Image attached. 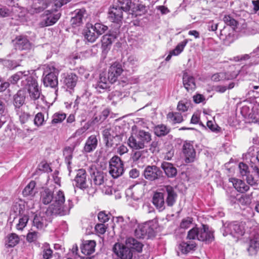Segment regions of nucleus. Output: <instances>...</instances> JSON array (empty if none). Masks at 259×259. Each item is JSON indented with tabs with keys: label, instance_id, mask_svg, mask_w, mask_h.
Here are the masks:
<instances>
[{
	"label": "nucleus",
	"instance_id": "obj_1",
	"mask_svg": "<svg viewBox=\"0 0 259 259\" xmlns=\"http://www.w3.org/2000/svg\"><path fill=\"white\" fill-rule=\"evenodd\" d=\"M54 201L48 209V211L52 214L64 215L69 213L70 208L65 203V197L61 190L58 191L54 194Z\"/></svg>",
	"mask_w": 259,
	"mask_h": 259
},
{
	"label": "nucleus",
	"instance_id": "obj_2",
	"mask_svg": "<svg viewBox=\"0 0 259 259\" xmlns=\"http://www.w3.org/2000/svg\"><path fill=\"white\" fill-rule=\"evenodd\" d=\"M213 238V233L205 225H203L201 228L195 227L191 229L188 231L187 235L189 239H197L208 243L211 242Z\"/></svg>",
	"mask_w": 259,
	"mask_h": 259
},
{
	"label": "nucleus",
	"instance_id": "obj_3",
	"mask_svg": "<svg viewBox=\"0 0 259 259\" xmlns=\"http://www.w3.org/2000/svg\"><path fill=\"white\" fill-rule=\"evenodd\" d=\"M222 231L224 236L231 235L234 237L239 238L245 232V223L238 222L226 223L223 225Z\"/></svg>",
	"mask_w": 259,
	"mask_h": 259
},
{
	"label": "nucleus",
	"instance_id": "obj_4",
	"mask_svg": "<svg viewBox=\"0 0 259 259\" xmlns=\"http://www.w3.org/2000/svg\"><path fill=\"white\" fill-rule=\"evenodd\" d=\"M23 88L26 90L31 100L35 101L40 99L44 102V96L41 94V90L39 88L36 80L33 76L28 80Z\"/></svg>",
	"mask_w": 259,
	"mask_h": 259
},
{
	"label": "nucleus",
	"instance_id": "obj_5",
	"mask_svg": "<svg viewBox=\"0 0 259 259\" xmlns=\"http://www.w3.org/2000/svg\"><path fill=\"white\" fill-rule=\"evenodd\" d=\"M156 227L157 224L153 221L140 225L135 231V236L139 238L153 237Z\"/></svg>",
	"mask_w": 259,
	"mask_h": 259
},
{
	"label": "nucleus",
	"instance_id": "obj_6",
	"mask_svg": "<svg viewBox=\"0 0 259 259\" xmlns=\"http://www.w3.org/2000/svg\"><path fill=\"white\" fill-rule=\"evenodd\" d=\"M58 70L52 65H47L45 69L43 78V83L45 87L56 88L58 83Z\"/></svg>",
	"mask_w": 259,
	"mask_h": 259
},
{
	"label": "nucleus",
	"instance_id": "obj_7",
	"mask_svg": "<svg viewBox=\"0 0 259 259\" xmlns=\"http://www.w3.org/2000/svg\"><path fill=\"white\" fill-rule=\"evenodd\" d=\"M124 171L123 163L117 156H113L109 162V174L113 178H117Z\"/></svg>",
	"mask_w": 259,
	"mask_h": 259
},
{
	"label": "nucleus",
	"instance_id": "obj_8",
	"mask_svg": "<svg viewBox=\"0 0 259 259\" xmlns=\"http://www.w3.org/2000/svg\"><path fill=\"white\" fill-rule=\"evenodd\" d=\"M113 252L121 259H132L133 255L132 250L129 245L121 243H116L113 248Z\"/></svg>",
	"mask_w": 259,
	"mask_h": 259
},
{
	"label": "nucleus",
	"instance_id": "obj_9",
	"mask_svg": "<svg viewBox=\"0 0 259 259\" xmlns=\"http://www.w3.org/2000/svg\"><path fill=\"white\" fill-rule=\"evenodd\" d=\"M31 77L30 71H18L11 76L9 81L11 83L15 84L21 80V85L23 88Z\"/></svg>",
	"mask_w": 259,
	"mask_h": 259
},
{
	"label": "nucleus",
	"instance_id": "obj_10",
	"mask_svg": "<svg viewBox=\"0 0 259 259\" xmlns=\"http://www.w3.org/2000/svg\"><path fill=\"white\" fill-rule=\"evenodd\" d=\"M183 153L185 157L187 163L192 162L196 157V152L193 144L190 142H185L182 148Z\"/></svg>",
	"mask_w": 259,
	"mask_h": 259
},
{
	"label": "nucleus",
	"instance_id": "obj_11",
	"mask_svg": "<svg viewBox=\"0 0 259 259\" xmlns=\"http://www.w3.org/2000/svg\"><path fill=\"white\" fill-rule=\"evenodd\" d=\"M123 70L121 64L117 62L113 63L108 70V81L111 83L115 82L117 80L118 77L121 75Z\"/></svg>",
	"mask_w": 259,
	"mask_h": 259
},
{
	"label": "nucleus",
	"instance_id": "obj_12",
	"mask_svg": "<svg viewBox=\"0 0 259 259\" xmlns=\"http://www.w3.org/2000/svg\"><path fill=\"white\" fill-rule=\"evenodd\" d=\"M161 173V171L157 166H148L144 169V176L149 181H154L160 178Z\"/></svg>",
	"mask_w": 259,
	"mask_h": 259
},
{
	"label": "nucleus",
	"instance_id": "obj_13",
	"mask_svg": "<svg viewBox=\"0 0 259 259\" xmlns=\"http://www.w3.org/2000/svg\"><path fill=\"white\" fill-rule=\"evenodd\" d=\"M123 12L117 5H114L109 10L108 17L111 21L118 23L123 18Z\"/></svg>",
	"mask_w": 259,
	"mask_h": 259
},
{
	"label": "nucleus",
	"instance_id": "obj_14",
	"mask_svg": "<svg viewBox=\"0 0 259 259\" xmlns=\"http://www.w3.org/2000/svg\"><path fill=\"white\" fill-rule=\"evenodd\" d=\"M47 217V214L44 212L36 214L33 221V226L38 229H44L47 226L49 223Z\"/></svg>",
	"mask_w": 259,
	"mask_h": 259
},
{
	"label": "nucleus",
	"instance_id": "obj_15",
	"mask_svg": "<svg viewBox=\"0 0 259 259\" xmlns=\"http://www.w3.org/2000/svg\"><path fill=\"white\" fill-rule=\"evenodd\" d=\"M86 177L87 174L84 169H78L74 179L76 186L80 189L86 188L87 187Z\"/></svg>",
	"mask_w": 259,
	"mask_h": 259
},
{
	"label": "nucleus",
	"instance_id": "obj_16",
	"mask_svg": "<svg viewBox=\"0 0 259 259\" xmlns=\"http://www.w3.org/2000/svg\"><path fill=\"white\" fill-rule=\"evenodd\" d=\"M73 16L71 19V24L73 27L80 25L86 15V11L84 9H77L73 13Z\"/></svg>",
	"mask_w": 259,
	"mask_h": 259
},
{
	"label": "nucleus",
	"instance_id": "obj_17",
	"mask_svg": "<svg viewBox=\"0 0 259 259\" xmlns=\"http://www.w3.org/2000/svg\"><path fill=\"white\" fill-rule=\"evenodd\" d=\"M183 84L188 92H192L196 88L194 78L187 72H184L183 77Z\"/></svg>",
	"mask_w": 259,
	"mask_h": 259
},
{
	"label": "nucleus",
	"instance_id": "obj_18",
	"mask_svg": "<svg viewBox=\"0 0 259 259\" xmlns=\"http://www.w3.org/2000/svg\"><path fill=\"white\" fill-rule=\"evenodd\" d=\"M137 136V138L145 148L147 146L152 140L151 134L147 131L143 130H139L135 133Z\"/></svg>",
	"mask_w": 259,
	"mask_h": 259
},
{
	"label": "nucleus",
	"instance_id": "obj_19",
	"mask_svg": "<svg viewBox=\"0 0 259 259\" xmlns=\"http://www.w3.org/2000/svg\"><path fill=\"white\" fill-rule=\"evenodd\" d=\"M153 204L159 211H162L165 208L164 195L161 192H156L152 198Z\"/></svg>",
	"mask_w": 259,
	"mask_h": 259
},
{
	"label": "nucleus",
	"instance_id": "obj_20",
	"mask_svg": "<svg viewBox=\"0 0 259 259\" xmlns=\"http://www.w3.org/2000/svg\"><path fill=\"white\" fill-rule=\"evenodd\" d=\"M16 50H23L30 48V43L25 37L19 36L13 40Z\"/></svg>",
	"mask_w": 259,
	"mask_h": 259
},
{
	"label": "nucleus",
	"instance_id": "obj_21",
	"mask_svg": "<svg viewBox=\"0 0 259 259\" xmlns=\"http://www.w3.org/2000/svg\"><path fill=\"white\" fill-rule=\"evenodd\" d=\"M229 181L232 183L236 190L240 193H244L249 189V187L241 180L231 178L229 179Z\"/></svg>",
	"mask_w": 259,
	"mask_h": 259
},
{
	"label": "nucleus",
	"instance_id": "obj_22",
	"mask_svg": "<svg viewBox=\"0 0 259 259\" xmlns=\"http://www.w3.org/2000/svg\"><path fill=\"white\" fill-rule=\"evenodd\" d=\"M116 37V33H109L103 35L102 39V47L104 51L108 49Z\"/></svg>",
	"mask_w": 259,
	"mask_h": 259
},
{
	"label": "nucleus",
	"instance_id": "obj_23",
	"mask_svg": "<svg viewBox=\"0 0 259 259\" xmlns=\"http://www.w3.org/2000/svg\"><path fill=\"white\" fill-rule=\"evenodd\" d=\"M259 250V234L254 235L249 243L248 251L251 255L255 254Z\"/></svg>",
	"mask_w": 259,
	"mask_h": 259
},
{
	"label": "nucleus",
	"instance_id": "obj_24",
	"mask_svg": "<svg viewBox=\"0 0 259 259\" xmlns=\"http://www.w3.org/2000/svg\"><path fill=\"white\" fill-rule=\"evenodd\" d=\"M165 189L167 194L166 203L168 206H171L176 202L177 195L175 192L174 189L170 186H165Z\"/></svg>",
	"mask_w": 259,
	"mask_h": 259
},
{
	"label": "nucleus",
	"instance_id": "obj_25",
	"mask_svg": "<svg viewBox=\"0 0 259 259\" xmlns=\"http://www.w3.org/2000/svg\"><path fill=\"white\" fill-rule=\"evenodd\" d=\"M96 242L94 240L84 241L81 248V252L85 255H90L94 252Z\"/></svg>",
	"mask_w": 259,
	"mask_h": 259
},
{
	"label": "nucleus",
	"instance_id": "obj_26",
	"mask_svg": "<svg viewBox=\"0 0 259 259\" xmlns=\"http://www.w3.org/2000/svg\"><path fill=\"white\" fill-rule=\"evenodd\" d=\"M98 36L93 28V25L88 24L86 29L84 30V37L88 41L93 42L96 41Z\"/></svg>",
	"mask_w": 259,
	"mask_h": 259
},
{
	"label": "nucleus",
	"instance_id": "obj_27",
	"mask_svg": "<svg viewBox=\"0 0 259 259\" xmlns=\"http://www.w3.org/2000/svg\"><path fill=\"white\" fill-rule=\"evenodd\" d=\"M161 166L168 177L173 178L176 176L177 170L171 163L163 162Z\"/></svg>",
	"mask_w": 259,
	"mask_h": 259
},
{
	"label": "nucleus",
	"instance_id": "obj_28",
	"mask_svg": "<svg viewBox=\"0 0 259 259\" xmlns=\"http://www.w3.org/2000/svg\"><path fill=\"white\" fill-rule=\"evenodd\" d=\"M78 77L76 74L74 73L67 74L64 78V84L67 88L73 89L76 85Z\"/></svg>",
	"mask_w": 259,
	"mask_h": 259
},
{
	"label": "nucleus",
	"instance_id": "obj_29",
	"mask_svg": "<svg viewBox=\"0 0 259 259\" xmlns=\"http://www.w3.org/2000/svg\"><path fill=\"white\" fill-rule=\"evenodd\" d=\"M98 140L96 136L92 135L90 136L87 139L84 150L86 152L89 153L94 150L97 146Z\"/></svg>",
	"mask_w": 259,
	"mask_h": 259
},
{
	"label": "nucleus",
	"instance_id": "obj_30",
	"mask_svg": "<svg viewBox=\"0 0 259 259\" xmlns=\"http://www.w3.org/2000/svg\"><path fill=\"white\" fill-rule=\"evenodd\" d=\"M16 114L21 125L26 126V124L30 120L31 115L29 113L25 111L23 109H17Z\"/></svg>",
	"mask_w": 259,
	"mask_h": 259
},
{
	"label": "nucleus",
	"instance_id": "obj_31",
	"mask_svg": "<svg viewBox=\"0 0 259 259\" xmlns=\"http://www.w3.org/2000/svg\"><path fill=\"white\" fill-rule=\"evenodd\" d=\"M19 242V236L16 233H12L7 236L5 240V245L7 247H13L17 245Z\"/></svg>",
	"mask_w": 259,
	"mask_h": 259
},
{
	"label": "nucleus",
	"instance_id": "obj_32",
	"mask_svg": "<svg viewBox=\"0 0 259 259\" xmlns=\"http://www.w3.org/2000/svg\"><path fill=\"white\" fill-rule=\"evenodd\" d=\"M109 83L110 82L108 81V78L107 79L105 76L100 74L95 88L98 92L101 93L109 87Z\"/></svg>",
	"mask_w": 259,
	"mask_h": 259
},
{
	"label": "nucleus",
	"instance_id": "obj_33",
	"mask_svg": "<svg viewBox=\"0 0 259 259\" xmlns=\"http://www.w3.org/2000/svg\"><path fill=\"white\" fill-rule=\"evenodd\" d=\"M137 138V136L135 134V135H131L127 141V144L128 146L133 150H140L144 149V147Z\"/></svg>",
	"mask_w": 259,
	"mask_h": 259
},
{
	"label": "nucleus",
	"instance_id": "obj_34",
	"mask_svg": "<svg viewBox=\"0 0 259 259\" xmlns=\"http://www.w3.org/2000/svg\"><path fill=\"white\" fill-rule=\"evenodd\" d=\"M54 198L53 192L49 189L46 188L40 192V200L44 204H48Z\"/></svg>",
	"mask_w": 259,
	"mask_h": 259
},
{
	"label": "nucleus",
	"instance_id": "obj_35",
	"mask_svg": "<svg viewBox=\"0 0 259 259\" xmlns=\"http://www.w3.org/2000/svg\"><path fill=\"white\" fill-rule=\"evenodd\" d=\"M25 97L21 91H19L14 96V105L15 107V110L17 109H21L20 107L24 103Z\"/></svg>",
	"mask_w": 259,
	"mask_h": 259
},
{
	"label": "nucleus",
	"instance_id": "obj_36",
	"mask_svg": "<svg viewBox=\"0 0 259 259\" xmlns=\"http://www.w3.org/2000/svg\"><path fill=\"white\" fill-rule=\"evenodd\" d=\"M36 183L34 181H31L24 189L23 195L24 196L33 197L37 192L35 189Z\"/></svg>",
	"mask_w": 259,
	"mask_h": 259
},
{
	"label": "nucleus",
	"instance_id": "obj_37",
	"mask_svg": "<svg viewBox=\"0 0 259 259\" xmlns=\"http://www.w3.org/2000/svg\"><path fill=\"white\" fill-rule=\"evenodd\" d=\"M92 178L94 183L98 186H102L104 184V176L102 172L96 170L92 174Z\"/></svg>",
	"mask_w": 259,
	"mask_h": 259
},
{
	"label": "nucleus",
	"instance_id": "obj_38",
	"mask_svg": "<svg viewBox=\"0 0 259 259\" xmlns=\"http://www.w3.org/2000/svg\"><path fill=\"white\" fill-rule=\"evenodd\" d=\"M126 244L129 245L132 250L135 249L139 252L142 250L143 245L133 238H127L126 239Z\"/></svg>",
	"mask_w": 259,
	"mask_h": 259
},
{
	"label": "nucleus",
	"instance_id": "obj_39",
	"mask_svg": "<svg viewBox=\"0 0 259 259\" xmlns=\"http://www.w3.org/2000/svg\"><path fill=\"white\" fill-rule=\"evenodd\" d=\"M46 15H49V11L46 12ZM61 14L59 13H49V16L45 20V24L47 26H51L54 24L60 18Z\"/></svg>",
	"mask_w": 259,
	"mask_h": 259
},
{
	"label": "nucleus",
	"instance_id": "obj_40",
	"mask_svg": "<svg viewBox=\"0 0 259 259\" xmlns=\"http://www.w3.org/2000/svg\"><path fill=\"white\" fill-rule=\"evenodd\" d=\"M196 247L195 243H188L187 242H182L178 246V249L182 253L186 254L190 251L194 250Z\"/></svg>",
	"mask_w": 259,
	"mask_h": 259
},
{
	"label": "nucleus",
	"instance_id": "obj_41",
	"mask_svg": "<svg viewBox=\"0 0 259 259\" xmlns=\"http://www.w3.org/2000/svg\"><path fill=\"white\" fill-rule=\"evenodd\" d=\"M154 134L158 137L164 136L169 132V129L164 124H159L155 126Z\"/></svg>",
	"mask_w": 259,
	"mask_h": 259
},
{
	"label": "nucleus",
	"instance_id": "obj_42",
	"mask_svg": "<svg viewBox=\"0 0 259 259\" xmlns=\"http://www.w3.org/2000/svg\"><path fill=\"white\" fill-rule=\"evenodd\" d=\"M42 254L44 259H51L53 255V250L50 247V244L45 243L42 246Z\"/></svg>",
	"mask_w": 259,
	"mask_h": 259
},
{
	"label": "nucleus",
	"instance_id": "obj_43",
	"mask_svg": "<svg viewBox=\"0 0 259 259\" xmlns=\"http://www.w3.org/2000/svg\"><path fill=\"white\" fill-rule=\"evenodd\" d=\"M124 13L128 12L132 8L133 3L132 0H118L117 5Z\"/></svg>",
	"mask_w": 259,
	"mask_h": 259
},
{
	"label": "nucleus",
	"instance_id": "obj_44",
	"mask_svg": "<svg viewBox=\"0 0 259 259\" xmlns=\"http://www.w3.org/2000/svg\"><path fill=\"white\" fill-rule=\"evenodd\" d=\"M29 220V217L26 214L20 215L18 223L16 225V228L17 230L22 231L26 226Z\"/></svg>",
	"mask_w": 259,
	"mask_h": 259
},
{
	"label": "nucleus",
	"instance_id": "obj_45",
	"mask_svg": "<svg viewBox=\"0 0 259 259\" xmlns=\"http://www.w3.org/2000/svg\"><path fill=\"white\" fill-rule=\"evenodd\" d=\"M76 144L71 145L70 146L66 147L63 151V155L65 156V160L68 164H70V160L72 157V153L74 150Z\"/></svg>",
	"mask_w": 259,
	"mask_h": 259
},
{
	"label": "nucleus",
	"instance_id": "obj_46",
	"mask_svg": "<svg viewBox=\"0 0 259 259\" xmlns=\"http://www.w3.org/2000/svg\"><path fill=\"white\" fill-rule=\"evenodd\" d=\"M234 77H235L234 76H230L225 73L220 72L213 74L211 76V80L217 82L224 79H231Z\"/></svg>",
	"mask_w": 259,
	"mask_h": 259
},
{
	"label": "nucleus",
	"instance_id": "obj_47",
	"mask_svg": "<svg viewBox=\"0 0 259 259\" xmlns=\"http://www.w3.org/2000/svg\"><path fill=\"white\" fill-rule=\"evenodd\" d=\"M66 117V114L62 112L55 113L52 116V123L57 124L62 122Z\"/></svg>",
	"mask_w": 259,
	"mask_h": 259
},
{
	"label": "nucleus",
	"instance_id": "obj_48",
	"mask_svg": "<svg viewBox=\"0 0 259 259\" xmlns=\"http://www.w3.org/2000/svg\"><path fill=\"white\" fill-rule=\"evenodd\" d=\"M167 118L170 119L174 123H180L183 120V116L180 113H169Z\"/></svg>",
	"mask_w": 259,
	"mask_h": 259
},
{
	"label": "nucleus",
	"instance_id": "obj_49",
	"mask_svg": "<svg viewBox=\"0 0 259 259\" xmlns=\"http://www.w3.org/2000/svg\"><path fill=\"white\" fill-rule=\"evenodd\" d=\"M187 43V40H185L184 41L179 44L175 48V49L171 51L174 56H177L179 55L183 51Z\"/></svg>",
	"mask_w": 259,
	"mask_h": 259
},
{
	"label": "nucleus",
	"instance_id": "obj_50",
	"mask_svg": "<svg viewBox=\"0 0 259 259\" xmlns=\"http://www.w3.org/2000/svg\"><path fill=\"white\" fill-rule=\"evenodd\" d=\"M93 28L98 36L103 34L108 29L107 26L99 23H96L93 25Z\"/></svg>",
	"mask_w": 259,
	"mask_h": 259
},
{
	"label": "nucleus",
	"instance_id": "obj_51",
	"mask_svg": "<svg viewBox=\"0 0 259 259\" xmlns=\"http://www.w3.org/2000/svg\"><path fill=\"white\" fill-rule=\"evenodd\" d=\"M206 125L212 132L218 133L221 131V127L213 121L208 120L206 123Z\"/></svg>",
	"mask_w": 259,
	"mask_h": 259
},
{
	"label": "nucleus",
	"instance_id": "obj_52",
	"mask_svg": "<svg viewBox=\"0 0 259 259\" xmlns=\"http://www.w3.org/2000/svg\"><path fill=\"white\" fill-rule=\"evenodd\" d=\"M223 20L228 25L233 27L237 26V22L230 15H225L223 18Z\"/></svg>",
	"mask_w": 259,
	"mask_h": 259
},
{
	"label": "nucleus",
	"instance_id": "obj_53",
	"mask_svg": "<svg viewBox=\"0 0 259 259\" xmlns=\"http://www.w3.org/2000/svg\"><path fill=\"white\" fill-rule=\"evenodd\" d=\"M44 116L42 113L39 112L36 114L34 119V124L37 126H41L44 124Z\"/></svg>",
	"mask_w": 259,
	"mask_h": 259
},
{
	"label": "nucleus",
	"instance_id": "obj_54",
	"mask_svg": "<svg viewBox=\"0 0 259 259\" xmlns=\"http://www.w3.org/2000/svg\"><path fill=\"white\" fill-rule=\"evenodd\" d=\"M12 210L16 213V215H22L21 214L24 212V206L19 203H16L12 206Z\"/></svg>",
	"mask_w": 259,
	"mask_h": 259
},
{
	"label": "nucleus",
	"instance_id": "obj_55",
	"mask_svg": "<svg viewBox=\"0 0 259 259\" xmlns=\"http://www.w3.org/2000/svg\"><path fill=\"white\" fill-rule=\"evenodd\" d=\"M38 169L44 172H49L52 171L49 164L46 161L41 162L38 165Z\"/></svg>",
	"mask_w": 259,
	"mask_h": 259
},
{
	"label": "nucleus",
	"instance_id": "obj_56",
	"mask_svg": "<svg viewBox=\"0 0 259 259\" xmlns=\"http://www.w3.org/2000/svg\"><path fill=\"white\" fill-rule=\"evenodd\" d=\"M238 168L241 175L242 176H247L249 173L248 167L246 164L240 162L239 164Z\"/></svg>",
	"mask_w": 259,
	"mask_h": 259
},
{
	"label": "nucleus",
	"instance_id": "obj_57",
	"mask_svg": "<svg viewBox=\"0 0 259 259\" xmlns=\"http://www.w3.org/2000/svg\"><path fill=\"white\" fill-rule=\"evenodd\" d=\"M192 219L187 218L182 220L180 224V228L181 229H186L189 228L192 224Z\"/></svg>",
	"mask_w": 259,
	"mask_h": 259
},
{
	"label": "nucleus",
	"instance_id": "obj_58",
	"mask_svg": "<svg viewBox=\"0 0 259 259\" xmlns=\"http://www.w3.org/2000/svg\"><path fill=\"white\" fill-rule=\"evenodd\" d=\"M38 238V233L35 231L29 232L26 236V240L28 242H32L36 240Z\"/></svg>",
	"mask_w": 259,
	"mask_h": 259
},
{
	"label": "nucleus",
	"instance_id": "obj_59",
	"mask_svg": "<svg viewBox=\"0 0 259 259\" xmlns=\"http://www.w3.org/2000/svg\"><path fill=\"white\" fill-rule=\"evenodd\" d=\"M98 219L102 223H104L109 220V215L104 211H101L98 214Z\"/></svg>",
	"mask_w": 259,
	"mask_h": 259
},
{
	"label": "nucleus",
	"instance_id": "obj_60",
	"mask_svg": "<svg viewBox=\"0 0 259 259\" xmlns=\"http://www.w3.org/2000/svg\"><path fill=\"white\" fill-rule=\"evenodd\" d=\"M107 227L103 223L98 224L95 226V230L98 233L103 234L106 231Z\"/></svg>",
	"mask_w": 259,
	"mask_h": 259
},
{
	"label": "nucleus",
	"instance_id": "obj_61",
	"mask_svg": "<svg viewBox=\"0 0 259 259\" xmlns=\"http://www.w3.org/2000/svg\"><path fill=\"white\" fill-rule=\"evenodd\" d=\"M246 176V181L249 185L253 186L258 183V182L259 181L258 179H254L251 175H247Z\"/></svg>",
	"mask_w": 259,
	"mask_h": 259
},
{
	"label": "nucleus",
	"instance_id": "obj_62",
	"mask_svg": "<svg viewBox=\"0 0 259 259\" xmlns=\"http://www.w3.org/2000/svg\"><path fill=\"white\" fill-rule=\"evenodd\" d=\"M218 23L214 21H210L207 24V28L209 31H215L218 28Z\"/></svg>",
	"mask_w": 259,
	"mask_h": 259
},
{
	"label": "nucleus",
	"instance_id": "obj_63",
	"mask_svg": "<svg viewBox=\"0 0 259 259\" xmlns=\"http://www.w3.org/2000/svg\"><path fill=\"white\" fill-rule=\"evenodd\" d=\"M127 151L128 149L126 146L121 145L118 147L117 152L120 155H122L127 153Z\"/></svg>",
	"mask_w": 259,
	"mask_h": 259
},
{
	"label": "nucleus",
	"instance_id": "obj_64",
	"mask_svg": "<svg viewBox=\"0 0 259 259\" xmlns=\"http://www.w3.org/2000/svg\"><path fill=\"white\" fill-rule=\"evenodd\" d=\"M103 187L101 188L102 192L106 195H110L112 193V188L110 186H105L103 184Z\"/></svg>",
	"mask_w": 259,
	"mask_h": 259
}]
</instances>
